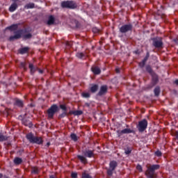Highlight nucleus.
Wrapping results in <instances>:
<instances>
[{
  "instance_id": "12",
  "label": "nucleus",
  "mask_w": 178,
  "mask_h": 178,
  "mask_svg": "<svg viewBox=\"0 0 178 178\" xmlns=\"http://www.w3.org/2000/svg\"><path fill=\"white\" fill-rule=\"evenodd\" d=\"M78 159H79V161H81V162L82 163H83L84 165H86V163H87V159L84 156H80L78 155L77 156Z\"/></svg>"
},
{
  "instance_id": "15",
  "label": "nucleus",
  "mask_w": 178,
  "mask_h": 178,
  "mask_svg": "<svg viewBox=\"0 0 178 178\" xmlns=\"http://www.w3.org/2000/svg\"><path fill=\"white\" fill-rule=\"evenodd\" d=\"M55 22V17L54 16L51 15L49 17V20L47 21V24L49 26H51V24H54Z\"/></svg>"
},
{
  "instance_id": "8",
  "label": "nucleus",
  "mask_w": 178,
  "mask_h": 178,
  "mask_svg": "<svg viewBox=\"0 0 178 178\" xmlns=\"http://www.w3.org/2000/svg\"><path fill=\"white\" fill-rule=\"evenodd\" d=\"M153 45L156 48H162V45H163V43L162 42V39L157 38V39L154 40Z\"/></svg>"
},
{
  "instance_id": "37",
  "label": "nucleus",
  "mask_w": 178,
  "mask_h": 178,
  "mask_svg": "<svg viewBox=\"0 0 178 178\" xmlns=\"http://www.w3.org/2000/svg\"><path fill=\"white\" fill-rule=\"evenodd\" d=\"M71 177H72V178H77V173H76V172H72V173L71 174Z\"/></svg>"
},
{
  "instance_id": "36",
  "label": "nucleus",
  "mask_w": 178,
  "mask_h": 178,
  "mask_svg": "<svg viewBox=\"0 0 178 178\" xmlns=\"http://www.w3.org/2000/svg\"><path fill=\"white\" fill-rule=\"evenodd\" d=\"M155 155H156V156H161L162 152H161V151H157L155 152Z\"/></svg>"
},
{
  "instance_id": "35",
  "label": "nucleus",
  "mask_w": 178,
  "mask_h": 178,
  "mask_svg": "<svg viewBox=\"0 0 178 178\" xmlns=\"http://www.w3.org/2000/svg\"><path fill=\"white\" fill-rule=\"evenodd\" d=\"M114 170H112L111 168H109L108 170H107V173L108 175V176H112V173L113 172Z\"/></svg>"
},
{
  "instance_id": "19",
  "label": "nucleus",
  "mask_w": 178,
  "mask_h": 178,
  "mask_svg": "<svg viewBox=\"0 0 178 178\" xmlns=\"http://www.w3.org/2000/svg\"><path fill=\"white\" fill-rule=\"evenodd\" d=\"M121 133L122 134H129L131 133V130L130 129H124L121 131Z\"/></svg>"
},
{
  "instance_id": "45",
  "label": "nucleus",
  "mask_w": 178,
  "mask_h": 178,
  "mask_svg": "<svg viewBox=\"0 0 178 178\" xmlns=\"http://www.w3.org/2000/svg\"><path fill=\"white\" fill-rule=\"evenodd\" d=\"M175 83L177 84V86H178V79L175 80Z\"/></svg>"
},
{
  "instance_id": "47",
  "label": "nucleus",
  "mask_w": 178,
  "mask_h": 178,
  "mask_svg": "<svg viewBox=\"0 0 178 178\" xmlns=\"http://www.w3.org/2000/svg\"><path fill=\"white\" fill-rule=\"evenodd\" d=\"M3 175L1 173H0V178H2L3 177Z\"/></svg>"
},
{
  "instance_id": "24",
  "label": "nucleus",
  "mask_w": 178,
  "mask_h": 178,
  "mask_svg": "<svg viewBox=\"0 0 178 178\" xmlns=\"http://www.w3.org/2000/svg\"><path fill=\"white\" fill-rule=\"evenodd\" d=\"M15 104L17 106H23V102L20 99H17Z\"/></svg>"
},
{
  "instance_id": "49",
  "label": "nucleus",
  "mask_w": 178,
  "mask_h": 178,
  "mask_svg": "<svg viewBox=\"0 0 178 178\" xmlns=\"http://www.w3.org/2000/svg\"><path fill=\"white\" fill-rule=\"evenodd\" d=\"M63 115L64 116H66V113H64Z\"/></svg>"
},
{
  "instance_id": "29",
  "label": "nucleus",
  "mask_w": 178,
  "mask_h": 178,
  "mask_svg": "<svg viewBox=\"0 0 178 178\" xmlns=\"http://www.w3.org/2000/svg\"><path fill=\"white\" fill-rule=\"evenodd\" d=\"M76 56H77V58H79V59H83V58L84 57V54L77 53Z\"/></svg>"
},
{
  "instance_id": "26",
  "label": "nucleus",
  "mask_w": 178,
  "mask_h": 178,
  "mask_svg": "<svg viewBox=\"0 0 178 178\" xmlns=\"http://www.w3.org/2000/svg\"><path fill=\"white\" fill-rule=\"evenodd\" d=\"M159 92H161V89H159V87L156 88L154 89V94H155V95H156V96L159 95Z\"/></svg>"
},
{
  "instance_id": "33",
  "label": "nucleus",
  "mask_w": 178,
  "mask_h": 178,
  "mask_svg": "<svg viewBox=\"0 0 178 178\" xmlns=\"http://www.w3.org/2000/svg\"><path fill=\"white\" fill-rule=\"evenodd\" d=\"M136 169L138 170V172H143V167L140 165H138L136 166Z\"/></svg>"
},
{
  "instance_id": "27",
  "label": "nucleus",
  "mask_w": 178,
  "mask_h": 178,
  "mask_svg": "<svg viewBox=\"0 0 178 178\" xmlns=\"http://www.w3.org/2000/svg\"><path fill=\"white\" fill-rule=\"evenodd\" d=\"M145 62H147V58H145L141 63H139L140 67H144V65H145Z\"/></svg>"
},
{
  "instance_id": "25",
  "label": "nucleus",
  "mask_w": 178,
  "mask_h": 178,
  "mask_svg": "<svg viewBox=\"0 0 178 178\" xmlns=\"http://www.w3.org/2000/svg\"><path fill=\"white\" fill-rule=\"evenodd\" d=\"M82 178H92V177H91V176H90V174H88L87 172H83L82 173Z\"/></svg>"
},
{
  "instance_id": "16",
  "label": "nucleus",
  "mask_w": 178,
  "mask_h": 178,
  "mask_svg": "<svg viewBox=\"0 0 178 178\" xmlns=\"http://www.w3.org/2000/svg\"><path fill=\"white\" fill-rule=\"evenodd\" d=\"M6 30H10V31H15V30H17V24H13L7 27Z\"/></svg>"
},
{
  "instance_id": "41",
  "label": "nucleus",
  "mask_w": 178,
  "mask_h": 178,
  "mask_svg": "<svg viewBox=\"0 0 178 178\" xmlns=\"http://www.w3.org/2000/svg\"><path fill=\"white\" fill-rule=\"evenodd\" d=\"M33 173H38V169L37 168H35L33 170Z\"/></svg>"
},
{
  "instance_id": "4",
  "label": "nucleus",
  "mask_w": 178,
  "mask_h": 178,
  "mask_svg": "<svg viewBox=\"0 0 178 178\" xmlns=\"http://www.w3.org/2000/svg\"><path fill=\"white\" fill-rule=\"evenodd\" d=\"M61 7L67 9H76L77 4L73 1H63L61 3Z\"/></svg>"
},
{
  "instance_id": "40",
  "label": "nucleus",
  "mask_w": 178,
  "mask_h": 178,
  "mask_svg": "<svg viewBox=\"0 0 178 178\" xmlns=\"http://www.w3.org/2000/svg\"><path fill=\"white\" fill-rule=\"evenodd\" d=\"M147 70L149 72V73H152V70L151 69L150 67H147Z\"/></svg>"
},
{
  "instance_id": "42",
  "label": "nucleus",
  "mask_w": 178,
  "mask_h": 178,
  "mask_svg": "<svg viewBox=\"0 0 178 178\" xmlns=\"http://www.w3.org/2000/svg\"><path fill=\"white\" fill-rule=\"evenodd\" d=\"M175 137L178 140V131L175 132Z\"/></svg>"
},
{
  "instance_id": "39",
  "label": "nucleus",
  "mask_w": 178,
  "mask_h": 178,
  "mask_svg": "<svg viewBox=\"0 0 178 178\" xmlns=\"http://www.w3.org/2000/svg\"><path fill=\"white\" fill-rule=\"evenodd\" d=\"M92 31L94 33H99V30L98 29H97V28H93L92 29Z\"/></svg>"
},
{
  "instance_id": "17",
  "label": "nucleus",
  "mask_w": 178,
  "mask_h": 178,
  "mask_svg": "<svg viewBox=\"0 0 178 178\" xmlns=\"http://www.w3.org/2000/svg\"><path fill=\"white\" fill-rule=\"evenodd\" d=\"M22 162H23V160L19 157H16L14 159V163H15V165H20V163H22Z\"/></svg>"
},
{
  "instance_id": "22",
  "label": "nucleus",
  "mask_w": 178,
  "mask_h": 178,
  "mask_svg": "<svg viewBox=\"0 0 178 178\" xmlns=\"http://www.w3.org/2000/svg\"><path fill=\"white\" fill-rule=\"evenodd\" d=\"M25 8H26V9H33V8H34V3H28V4H26V5L25 6Z\"/></svg>"
},
{
  "instance_id": "23",
  "label": "nucleus",
  "mask_w": 178,
  "mask_h": 178,
  "mask_svg": "<svg viewBox=\"0 0 178 178\" xmlns=\"http://www.w3.org/2000/svg\"><path fill=\"white\" fill-rule=\"evenodd\" d=\"M73 115H74L75 116H79L80 115L83 114V111H75L72 112Z\"/></svg>"
},
{
  "instance_id": "1",
  "label": "nucleus",
  "mask_w": 178,
  "mask_h": 178,
  "mask_svg": "<svg viewBox=\"0 0 178 178\" xmlns=\"http://www.w3.org/2000/svg\"><path fill=\"white\" fill-rule=\"evenodd\" d=\"M146 168L147 170L145 174L147 178H156L155 170H158V169H159V165H147Z\"/></svg>"
},
{
  "instance_id": "9",
  "label": "nucleus",
  "mask_w": 178,
  "mask_h": 178,
  "mask_svg": "<svg viewBox=\"0 0 178 178\" xmlns=\"http://www.w3.org/2000/svg\"><path fill=\"white\" fill-rule=\"evenodd\" d=\"M83 155L86 158H92L94 156V152L92 150H86L83 152Z\"/></svg>"
},
{
  "instance_id": "28",
  "label": "nucleus",
  "mask_w": 178,
  "mask_h": 178,
  "mask_svg": "<svg viewBox=\"0 0 178 178\" xmlns=\"http://www.w3.org/2000/svg\"><path fill=\"white\" fill-rule=\"evenodd\" d=\"M82 97H83V98H90V93L89 92H83Z\"/></svg>"
},
{
  "instance_id": "14",
  "label": "nucleus",
  "mask_w": 178,
  "mask_h": 178,
  "mask_svg": "<svg viewBox=\"0 0 178 178\" xmlns=\"http://www.w3.org/2000/svg\"><path fill=\"white\" fill-rule=\"evenodd\" d=\"M110 169H111L112 170H115V169L116 168V166H118V163L115 161H113L110 163Z\"/></svg>"
},
{
  "instance_id": "13",
  "label": "nucleus",
  "mask_w": 178,
  "mask_h": 178,
  "mask_svg": "<svg viewBox=\"0 0 178 178\" xmlns=\"http://www.w3.org/2000/svg\"><path fill=\"white\" fill-rule=\"evenodd\" d=\"M16 9H17V3H14L11 4V6L9 8L10 12H15Z\"/></svg>"
},
{
  "instance_id": "34",
  "label": "nucleus",
  "mask_w": 178,
  "mask_h": 178,
  "mask_svg": "<svg viewBox=\"0 0 178 178\" xmlns=\"http://www.w3.org/2000/svg\"><path fill=\"white\" fill-rule=\"evenodd\" d=\"M7 138L6 136H3L2 135L0 136V141H6Z\"/></svg>"
},
{
  "instance_id": "5",
  "label": "nucleus",
  "mask_w": 178,
  "mask_h": 178,
  "mask_svg": "<svg viewBox=\"0 0 178 178\" xmlns=\"http://www.w3.org/2000/svg\"><path fill=\"white\" fill-rule=\"evenodd\" d=\"M58 108L56 104H54L53 106H51L47 110L48 118H49V119H52V118H54V115H55V113H56V112H58Z\"/></svg>"
},
{
  "instance_id": "10",
  "label": "nucleus",
  "mask_w": 178,
  "mask_h": 178,
  "mask_svg": "<svg viewBox=\"0 0 178 178\" xmlns=\"http://www.w3.org/2000/svg\"><path fill=\"white\" fill-rule=\"evenodd\" d=\"M106 91H108V87L106 86H102L100 88L99 95H104V94H106Z\"/></svg>"
},
{
  "instance_id": "43",
  "label": "nucleus",
  "mask_w": 178,
  "mask_h": 178,
  "mask_svg": "<svg viewBox=\"0 0 178 178\" xmlns=\"http://www.w3.org/2000/svg\"><path fill=\"white\" fill-rule=\"evenodd\" d=\"M115 72H116V73H119V72H120L119 68H116V69H115Z\"/></svg>"
},
{
  "instance_id": "32",
  "label": "nucleus",
  "mask_w": 178,
  "mask_h": 178,
  "mask_svg": "<svg viewBox=\"0 0 178 178\" xmlns=\"http://www.w3.org/2000/svg\"><path fill=\"white\" fill-rule=\"evenodd\" d=\"M29 69L31 70V73H34V65H33V64H29Z\"/></svg>"
},
{
  "instance_id": "20",
  "label": "nucleus",
  "mask_w": 178,
  "mask_h": 178,
  "mask_svg": "<svg viewBox=\"0 0 178 178\" xmlns=\"http://www.w3.org/2000/svg\"><path fill=\"white\" fill-rule=\"evenodd\" d=\"M22 123L24 124V126H29V127H31V122L30 121H26V120H23Z\"/></svg>"
},
{
  "instance_id": "6",
  "label": "nucleus",
  "mask_w": 178,
  "mask_h": 178,
  "mask_svg": "<svg viewBox=\"0 0 178 178\" xmlns=\"http://www.w3.org/2000/svg\"><path fill=\"white\" fill-rule=\"evenodd\" d=\"M147 126L148 122L146 121V120H143L142 121L139 122L138 125L139 131H144V130L147 129Z\"/></svg>"
},
{
  "instance_id": "2",
  "label": "nucleus",
  "mask_w": 178,
  "mask_h": 178,
  "mask_svg": "<svg viewBox=\"0 0 178 178\" xmlns=\"http://www.w3.org/2000/svg\"><path fill=\"white\" fill-rule=\"evenodd\" d=\"M24 38V40H29V38H31V33H27L26 30H20L15 32V35L10 37V40L13 41V40H19V38Z\"/></svg>"
},
{
  "instance_id": "11",
  "label": "nucleus",
  "mask_w": 178,
  "mask_h": 178,
  "mask_svg": "<svg viewBox=\"0 0 178 178\" xmlns=\"http://www.w3.org/2000/svg\"><path fill=\"white\" fill-rule=\"evenodd\" d=\"M92 72L94 74H99L101 73V69L97 66L92 67Z\"/></svg>"
},
{
  "instance_id": "46",
  "label": "nucleus",
  "mask_w": 178,
  "mask_h": 178,
  "mask_svg": "<svg viewBox=\"0 0 178 178\" xmlns=\"http://www.w3.org/2000/svg\"><path fill=\"white\" fill-rule=\"evenodd\" d=\"M17 1H19V0H13V2L16 3V2H17Z\"/></svg>"
},
{
  "instance_id": "44",
  "label": "nucleus",
  "mask_w": 178,
  "mask_h": 178,
  "mask_svg": "<svg viewBox=\"0 0 178 178\" xmlns=\"http://www.w3.org/2000/svg\"><path fill=\"white\" fill-rule=\"evenodd\" d=\"M67 44L69 45V47H72V43L71 42H67Z\"/></svg>"
},
{
  "instance_id": "3",
  "label": "nucleus",
  "mask_w": 178,
  "mask_h": 178,
  "mask_svg": "<svg viewBox=\"0 0 178 178\" xmlns=\"http://www.w3.org/2000/svg\"><path fill=\"white\" fill-rule=\"evenodd\" d=\"M26 138L28 140H29V143H32V144H38L40 145L44 143L42 138L35 136L31 133H29L26 135Z\"/></svg>"
},
{
  "instance_id": "31",
  "label": "nucleus",
  "mask_w": 178,
  "mask_h": 178,
  "mask_svg": "<svg viewBox=\"0 0 178 178\" xmlns=\"http://www.w3.org/2000/svg\"><path fill=\"white\" fill-rule=\"evenodd\" d=\"M125 154L126 155H129V154H131V149L127 147V149H125Z\"/></svg>"
},
{
  "instance_id": "30",
  "label": "nucleus",
  "mask_w": 178,
  "mask_h": 178,
  "mask_svg": "<svg viewBox=\"0 0 178 178\" xmlns=\"http://www.w3.org/2000/svg\"><path fill=\"white\" fill-rule=\"evenodd\" d=\"M71 138L74 141H77V136H76V134H71Z\"/></svg>"
},
{
  "instance_id": "38",
  "label": "nucleus",
  "mask_w": 178,
  "mask_h": 178,
  "mask_svg": "<svg viewBox=\"0 0 178 178\" xmlns=\"http://www.w3.org/2000/svg\"><path fill=\"white\" fill-rule=\"evenodd\" d=\"M60 108H61V109H63V111H66V106L61 104L60 106Z\"/></svg>"
},
{
  "instance_id": "48",
  "label": "nucleus",
  "mask_w": 178,
  "mask_h": 178,
  "mask_svg": "<svg viewBox=\"0 0 178 178\" xmlns=\"http://www.w3.org/2000/svg\"><path fill=\"white\" fill-rule=\"evenodd\" d=\"M39 73H42V70H39Z\"/></svg>"
},
{
  "instance_id": "7",
  "label": "nucleus",
  "mask_w": 178,
  "mask_h": 178,
  "mask_svg": "<svg viewBox=\"0 0 178 178\" xmlns=\"http://www.w3.org/2000/svg\"><path fill=\"white\" fill-rule=\"evenodd\" d=\"M133 26L131 24H125L121 26L120 29V33H127V31H131Z\"/></svg>"
},
{
  "instance_id": "18",
  "label": "nucleus",
  "mask_w": 178,
  "mask_h": 178,
  "mask_svg": "<svg viewBox=\"0 0 178 178\" xmlns=\"http://www.w3.org/2000/svg\"><path fill=\"white\" fill-rule=\"evenodd\" d=\"M97 90H98V86L97 85H92L90 87L91 92H97Z\"/></svg>"
},
{
  "instance_id": "21",
  "label": "nucleus",
  "mask_w": 178,
  "mask_h": 178,
  "mask_svg": "<svg viewBox=\"0 0 178 178\" xmlns=\"http://www.w3.org/2000/svg\"><path fill=\"white\" fill-rule=\"evenodd\" d=\"M28 51H29V47H24L19 49V53H21L22 54H26Z\"/></svg>"
},
{
  "instance_id": "50",
  "label": "nucleus",
  "mask_w": 178,
  "mask_h": 178,
  "mask_svg": "<svg viewBox=\"0 0 178 178\" xmlns=\"http://www.w3.org/2000/svg\"><path fill=\"white\" fill-rule=\"evenodd\" d=\"M47 145H49V143H47Z\"/></svg>"
}]
</instances>
